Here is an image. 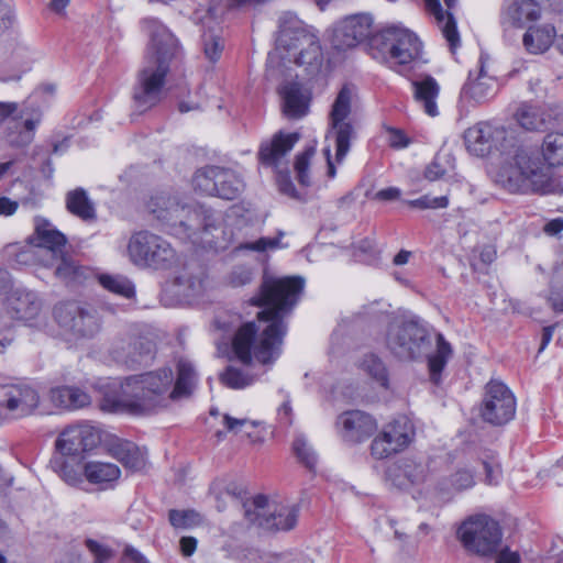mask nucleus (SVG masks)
I'll return each mask as SVG.
<instances>
[{"label":"nucleus","mask_w":563,"mask_h":563,"mask_svg":"<svg viewBox=\"0 0 563 563\" xmlns=\"http://www.w3.org/2000/svg\"><path fill=\"white\" fill-rule=\"evenodd\" d=\"M541 9L533 0H516L507 5L501 13V22L517 27L539 20Z\"/></svg>","instance_id":"nucleus-30"},{"label":"nucleus","mask_w":563,"mask_h":563,"mask_svg":"<svg viewBox=\"0 0 563 563\" xmlns=\"http://www.w3.org/2000/svg\"><path fill=\"white\" fill-rule=\"evenodd\" d=\"M495 181L514 194H563L561 180L543 162L539 148L512 141L503 150Z\"/></svg>","instance_id":"nucleus-4"},{"label":"nucleus","mask_w":563,"mask_h":563,"mask_svg":"<svg viewBox=\"0 0 563 563\" xmlns=\"http://www.w3.org/2000/svg\"><path fill=\"white\" fill-rule=\"evenodd\" d=\"M388 476L395 486L407 488L427 481L429 465L421 459L405 457L388 471Z\"/></svg>","instance_id":"nucleus-25"},{"label":"nucleus","mask_w":563,"mask_h":563,"mask_svg":"<svg viewBox=\"0 0 563 563\" xmlns=\"http://www.w3.org/2000/svg\"><path fill=\"white\" fill-rule=\"evenodd\" d=\"M38 401L37 391L30 386H0V423L7 418L18 419L31 415Z\"/></svg>","instance_id":"nucleus-21"},{"label":"nucleus","mask_w":563,"mask_h":563,"mask_svg":"<svg viewBox=\"0 0 563 563\" xmlns=\"http://www.w3.org/2000/svg\"><path fill=\"white\" fill-rule=\"evenodd\" d=\"M223 424L225 426L229 432L239 433L246 426L254 427L255 422L250 421L249 419H236L229 415H224Z\"/></svg>","instance_id":"nucleus-61"},{"label":"nucleus","mask_w":563,"mask_h":563,"mask_svg":"<svg viewBox=\"0 0 563 563\" xmlns=\"http://www.w3.org/2000/svg\"><path fill=\"white\" fill-rule=\"evenodd\" d=\"M18 209V202L8 197L0 198V216H12Z\"/></svg>","instance_id":"nucleus-64"},{"label":"nucleus","mask_w":563,"mask_h":563,"mask_svg":"<svg viewBox=\"0 0 563 563\" xmlns=\"http://www.w3.org/2000/svg\"><path fill=\"white\" fill-rule=\"evenodd\" d=\"M299 137L298 133H276L271 141L262 143L258 151L261 163L276 166L292 150Z\"/></svg>","instance_id":"nucleus-28"},{"label":"nucleus","mask_w":563,"mask_h":563,"mask_svg":"<svg viewBox=\"0 0 563 563\" xmlns=\"http://www.w3.org/2000/svg\"><path fill=\"white\" fill-rule=\"evenodd\" d=\"M540 155L550 169L563 165V132H549L543 139Z\"/></svg>","instance_id":"nucleus-37"},{"label":"nucleus","mask_w":563,"mask_h":563,"mask_svg":"<svg viewBox=\"0 0 563 563\" xmlns=\"http://www.w3.org/2000/svg\"><path fill=\"white\" fill-rule=\"evenodd\" d=\"M284 236V232L279 231L276 238H260L256 241L243 242L235 246L236 251H250L264 253L280 247V238Z\"/></svg>","instance_id":"nucleus-47"},{"label":"nucleus","mask_w":563,"mask_h":563,"mask_svg":"<svg viewBox=\"0 0 563 563\" xmlns=\"http://www.w3.org/2000/svg\"><path fill=\"white\" fill-rule=\"evenodd\" d=\"M415 101L430 117L439 115L438 98L440 95V85L435 78L430 75L419 76L411 81Z\"/></svg>","instance_id":"nucleus-27"},{"label":"nucleus","mask_w":563,"mask_h":563,"mask_svg":"<svg viewBox=\"0 0 563 563\" xmlns=\"http://www.w3.org/2000/svg\"><path fill=\"white\" fill-rule=\"evenodd\" d=\"M445 161L448 163V159H445V156H435L433 162L427 167L426 169V178L433 181L442 178L448 173V168L443 166L442 161Z\"/></svg>","instance_id":"nucleus-58"},{"label":"nucleus","mask_w":563,"mask_h":563,"mask_svg":"<svg viewBox=\"0 0 563 563\" xmlns=\"http://www.w3.org/2000/svg\"><path fill=\"white\" fill-rule=\"evenodd\" d=\"M400 189L397 187H388L377 191L376 198L384 201L396 200L400 197Z\"/></svg>","instance_id":"nucleus-63"},{"label":"nucleus","mask_w":563,"mask_h":563,"mask_svg":"<svg viewBox=\"0 0 563 563\" xmlns=\"http://www.w3.org/2000/svg\"><path fill=\"white\" fill-rule=\"evenodd\" d=\"M67 210L82 220L96 218V209L86 190L76 188L66 195Z\"/></svg>","instance_id":"nucleus-38"},{"label":"nucleus","mask_w":563,"mask_h":563,"mask_svg":"<svg viewBox=\"0 0 563 563\" xmlns=\"http://www.w3.org/2000/svg\"><path fill=\"white\" fill-rule=\"evenodd\" d=\"M51 464L66 483L76 485L79 482V475L70 466H68L62 457H54L51 461Z\"/></svg>","instance_id":"nucleus-55"},{"label":"nucleus","mask_w":563,"mask_h":563,"mask_svg":"<svg viewBox=\"0 0 563 563\" xmlns=\"http://www.w3.org/2000/svg\"><path fill=\"white\" fill-rule=\"evenodd\" d=\"M8 273L0 271V290L4 288ZM42 302L37 295L25 289H14L5 303L0 300V332L9 330L13 320L22 321L30 327H38L42 317Z\"/></svg>","instance_id":"nucleus-12"},{"label":"nucleus","mask_w":563,"mask_h":563,"mask_svg":"<svg viewBox=\"0 0 563 563\" xmlns=\"http://www.w3.org/2000/svg\"><path fill=\"white\" fill-rule=\"evenodd\" d=\"M173 287L176 295L190 299L202 292L203 280L200 276L184 272L175 278Z\"/></svg>","instance_id":"nucleus-42"},{"label":"nucleus","mask_w":563,"mask_h":563,"mask_svg":"<svg viewBox=\"0 0 563 563\" xmlns=\"http://www.w3.org/2000/svg\"><path fill=\"white\" fill-rule=\"evenodd\" d=\"M121 563H150V561L137 549L128 544L122 551Z\"/></svg>","instance_id":"nucleus-60"},{"label":"nucleus","mask_w":563,"mask_h":563,"mask_svg":"<svg viewBox=\"0 0 563 563\" xmlns=\"http://www.w3.org/2000/svg\"><path fill=\"white\" fill-rule=\"evenodd\" d=\"M380 33L369 13H356L345 16L333 29L332 45L338 51L356 47L368 41L372 46L373 37Z\"/></svg>","instance_id":"nucleus-18"},{"label":"nucleus","mask_w":563,"mask_h":563,"mask_svg":"<svg viewBox=\"0 0 563 563\" xmlns=\"http://www.w3.org/2000/svg\"><path fill=\"white\" fill-rule=\"evenodd\" d=\"M174 374L170 367L113 380L103 387L99 407L107 412L147 415L166 407L174 399Z\"/></svg>","instance_id":"nucleus-3"},{"label":"nucleus","mask_w":563,"mask_h":563,"mask_svg":"<svg viewBox=\"0 0 563 563\" xmlns=\"http://www.w3.org/2000/svg\"><path fill=\"white\" fill-rule=\"evenodd\" d=\"M374 47L383 55L387 54L391 63L407 65L419 56L421 43L409 30L389 26L373 37L372 48Z\"/></svg>","instance_id":"nucleus-16"},{"label":"nucleus","mask_w":563,"mask_h":563,"mask_svg":"<svg viewBox=\"0 0 563 563\" xmlns=\"http://www.w3.org/2000/svg\"><path fill=\"white\" fill-rule=\"evenodd\" d=\"M254 278V271L251 267L235 266L229 274V284L233 287H242L250 284Z\"/></svg>","instance_id":"nucleus-53"},{"label":"nucleus","mask_w":563,"mask_h":563,"mask_svg":"<svg viewBox=\"0 0 563 563\" xmlns=\"http://www.w3.org/2000/svg\"><path fill=\"white\" fill-rule=\"evenodd\" d=\"M303 285L301 277L264 276L260 291L251 298V303L266 309L257 313V322L242 324L232 341L233 352L241 363L249 365L254 357L266 365L279 357L286 333L283 317L298 302Z\"/></svg>","instance_id":"nucleus-1"},{"label":"nucleus","mask_w":563,"mask_h":563,"mask_svg":"<svg viewBox=\"0 0 563 563\" xmlns=\"http://www.w3.org/2000/svg\"><path fill=\"white\" fill-rule=\"evenodd\" d=\"M515 118L519 125L527 131H541L547 126L542 111L531 104L522 103L517 109Z\"/></svg>","instance_id":"nucleus-41"},{"label":"nucleus","mask_w":563,"mask_h":563,"mask_svg":"<svg viewBox=\"0 0 563 563\" xmlns=\"http://www.w3.org/2000/svg\"><path fill=\"white\" fill-rule=\"evenodd\" d=\"M278 188L282 194L294 199H299L295 185L288 176H280L278 178Z\"/></svg>","instance_id":"nucleus-62"},{"label":"nucleus","mask_w":563,"mask_h":563,"mask_svg":"<svg viewBox=\"0 0 563 563\" xmlns=\"http://www.w3.org/2000/svg\"><path fill=\"white\" fill-rule=\"evenodd\" d=\"M220 380L229 388L240 389L250 386L254 382V378L241 368L228 366L225 371L221 373Z\"/></svg>","instance_id":"nucleus-46"},{"label":"nucleus","mask_w":563,"mask_h":563,"mask_svg":"<svg viewBox=\"0 0 563 563\" xmlns=\"http://www.w3.org/2000/svg\"><path fill=\"white\" fill-rule=\"evenodd\" d=\"M479 69L474 74L470 71L467 81L464 84L461 96L465 99L481 103L489 99L496 89L495 79L488 76L484 68V62L479 59Z\"/></svg>","instance_id":"nucleus-29"},{"label":"nucleus","mask_w":563,"mask_h":563,"mask_svg":"<svg viewBox=\"0 0 563 563\" xmlns=\"http://www.w3.org/2000/svg\"><path fill=\"white\" fill-rule=\"evenodd\" d=\"M99 283L107 290L124 298H132L135 294L134 285L131 280L121 275H100Z\"/></svg>","instance_id":"nucleus-43"},{"label":"nucleus","mask_w":563,"mask_h":563,"mask_svg":"<svg viewBox=\"0 0 563 563\" xmlns=\"http://www.w3.org/2000/svg\"><path fill=\"white\" fill-rule=\"evenodd\" d=\"M155 352L156 346L153 340L134 333L115 336L108 347L109 357L130 369L150 365L155 357Z\"/></svg>","instance_id":"nucleus-15"},{"label":"nucleus","mask_w":563,"mask_h":563,"mask_svg":"<svg viewBox=\"0 0 563 563\" xmlns=\"http://www.w3.org/2000/svg\"><path fill=\"white\" fill-rule=\"evenodd\" d=\"M386 133L389 146L395 150L406 148L411 143V140L400 129L387 128Z\"/></svg>","instance_id":"nucleus-56"},{"label":"nucleus","mask_w":563,"mask_h":563,"mask_svg":"<svg viewBox=\"0 0 563 563\" xmlns=\"http://www.w3.org/2000/svg\"><path fill=\"white\" fill-rule=\"evenodd\" d=\"M484 471H485V483L488 485H496L498 484L500 477H501V470L499 464L494 461H484L483 462Z\"/></svg>","instance_id":"nucleus-59"},{"label":"nucleus","mask_w":563,"mask_h":563,"mask_svg":"<svg viewBox=\"0 0 563 563\" xmlns=\"http://www.w3.org/2000/svg\"><path fill=\"white\" fill-rule=\"evenodd\" d=\"M244 516L252 525L268 531H288L298 521L299 507L269 501L266 496L257 495L243 504Z\"/></svg>","instance_id":"nucleus-11"},{"label":"nucleus","mask_w":563,"mask_h":563,"mask_svg":"<svg viewBox=\"0 0 563 563\" xmlns=\"http://www.w3.org/2000/svg\"><path fill=\"white\" fill-rule=\"evenodd\" d=\"M52 402L63 409L76 410L90 404V396L77 387L60 386L51 389Z\"/></svg>","instance_id":"nucleus-33"},{"label":"nucleus","mask_w":563,"mask_h":563,"mask_svg":"<svg viewBox=\"0 0 563 563\" xmlns=\"http://www.w3.org/2000/svg\"><path fill=\"white\" fill-rule=\"evenodd\" d=\"M203 46L205 54L211 60L216 62L219 59L221 52L223 49V44L219 37L213 35H205L203 36Z\"/></svg>","instance_id":"nucleus-57"},{"label":"nucleus","mask_w":563,"mask_h":563,"mask_svg":"<svg viewBox=\"0 0 563 563\" xmlns=\"http://www.w3.org/2000/svg\"><path fill=\"white\" fill-rule=\"evenodd\" d=\"M24 112L19 111L16 102H1L0 101V123L10 119L8 141L11 146L24 147L32 143L34 139V130L40 122V119L24 118Z\"/></svg>","instance_id":"nucleus-23"},{"label":"nucleus","mask_w":563,"mask_h":563,"mask_svg":"<svg viewBox=\"0 0 563 563\" xmlns=\"http://www.w3.org/2000/svg\"><path fill=\"white\" fill-rule=\"evenodd\" d=\"M452 353L451 344L444 339L443 334L438 333L435 352L428 356L430 379L433 384L438 385L440 383L441 373L446 366Z\"/></svg>","instance_id":"nucleus-36"},{"label":"nucleus","mask_w":563,"mask_h":563,"mask_svg":"<svg viewBox=\"0 0 563 563\" xmlns=\"http://www.w3.org/2000/svg\"><path fill=\"white\" fill-rule=\"evenodd\" d=\"M112 455L125 467L141 470L145 464V454L131 441H117L111 446Z\"/></svg>","instance_id":"nucleus-35"},{"label":"nucleus","mask_w":563,"mask_h":563,"mask_svg":"<svg viewBox=\"0 0 563 563\" xmlns=\"http://www.w3.org/2000/svg\"><path fill=\"white\" fill-rule=\"evenodd\" d=\"M244 187L243 180L232 169L219 167L218 176L216 178V190L211 196L221 199L233 200L235 199Z\"/></svg>","instance_id":"nucleus-34"},{"label":"nucleus","mask_w":563,"mask_h":563,"mask_svg":"<svg viewBox=\"0 0 563 563\" xmlns=\"http://www.w3.org/2000/svg\"><path fill=\"white\" fill-rule=\"evenodd\" d=\"M219 166H206L198 169L192 178L195 190L211 196L216 190V178L218 176Z\"/></svg>","instance_id":"nucleus-45"},{"label":"nucleus","mask_w":563,"mask_h":563,"mask_svg":"<svg viewBox=\"0 0 563 563\" xmlns=\"http://www.w3.org/2000/svg\"><path fill=\"white\" fill-rule=\"evenodd\" d=\"M278 22L277 47L290 52L294 46L307 44L308 48L301 47L295 62L300 66L310 67L312 70L319 69L322 64V49L319 36L313 29L291 12H284Z\"/></svg>","instance_id":"nucleus-8"},{"label":"nucleus","mask_w":563,"mask_h":563,"mask_svg":"<svg viewBox=\"0 0 563 563\" xmlns=\"http://www.w3.org/2000/svg\"><path fill=\"white\" fill-rule=\"evenodd\" d=\"M517 402L512 391L499 380H489L479 407L482 420L494 427L510 422L516 416Z\"/></svg>","instance_id":"nucleus-17"},{"label":"nucleus","mask_w":563,"mask_h":563,"mask_svg":"<svg viewBox=\"0 0 563 563\" xmlns=\"http://www.w3.org/2000/svg\"><path fill=\"white\" fill-rule=\"evenodd\" d=\"M312 154H313L312 150H307L296 157L295 170L297 174V179L302 186L310 185V180H309V176H308V167H309V159L312 156Z\"/></svg>","instance_id":"nucleus-54"},{"label":"nucleus","mask_w":563,"mask_h":563,"mask_svg":"<svg viewBox=\"0 0 563 563\" xmlns=\"http://www.w3.org/2000/svg\"><path fill=\"white\" fill-rule=\"evenodd\" d=\"M84 543L88 551L93 555V563H108V561L113 556L112 549L97 540L87 538Z\"/></svg>","instance_id":"nucleus-51"},{"label":"nucleus","mask_w":563,"mask_h":563,"mask_svg":"<svg viewBox=\"0 0 563 563\" xmlns=\"http://www.w3.org/2000/svg\"><path fill=\"white\" fill-rule=\"evenodd\" d=\"M147 210L173 235L216 250H224L229 245L230 239L221 241L214 234L218 231L227 234L220 227V216L202 205L178 195L161 192L150 199Z\"/></svg>","instance_id":"nucleus-2"},{"label":"nucleus","mask_w":563,"mask_h":563,"mask_svg":"<svg viewBox=\"0 0 563 563\" xmlns=\"http://www.w3.org/2000/svg\"><path fill=\"white\" fill-rule=\"evenodd\" d=\"M84 474L91 484L114 482L120 477V468L112 463L88 462L84 466Z\"/></svg>","instance_id":"nucleus-39"},{"label":"nucleus","mask_w":563,"mask_h":563,"mask_svg":"<svg viewBox=\"0 0 563 563\" xmlns=\"http://www.w3.org/2000/svg\"><path fill=\"white\" fill-rule=\"evenodd\" d=\"M355 97V88L351 85H344L338 92L329 113L327 139L334 140L338 164L345 158L350 151L351 139L354 136V129L349 121V115Z\"/></svg>","instance_id":"nucleus-13"},{"label":"nucleus","mask_w":563,"mask_h":563,"mask_svg":"<svg viewBox=\"0 0 563 563\" xmlns=\"http://www.w3.org/2000/svg\"><path fill=\"white\" fill-rule=\"evenodd\" d=\"M292 450L299 462L302 463L307 468L313 470L316 467L318 460L317 454L302 435H299L295 439L292 443Z\"/></svg>","instance_id":"nucleus-48"},{"label":"nucleus","mask_w":563,"mask_h":563,"mask_svg":"<svg viewBox=\"0 0 563 563\" xmlns=\"http://www.w3.org/2000/svg\"><path fill=\"white\" fill-rule=\"evenodd\" d=\"M464 141L470 153L484 157L493 150L499 151L501 156L503 150L508 147L512 140L507 137V131L503 126L479 122L465 131Z\"/></svg>","instance_id":"nucleus-20"},{"label":"nucleus","mask_w":563,"mask_h":563,"mask_svg":"<svg viewBox=\"0 0 563 563\" xmlns=\"http://www.w3.org/2000/svg\"><path fill=\"white\" fill-rule=\"evenodd\" d=\"M415 427L405 416L384 426L371 444V454L376 460L387 459L405 450L413 440Z\"/></svg>","instance_id":"nucleus-19"},{"label":"nucleus","mask_w":563,"mask_h":563,"mask_svg":"<svg viewBox=\"0 0 563 563\" xmlns=\"http://www.w3.org/2000/svg\"><path fill=\"white\" fill-rule=\"evenodd\" d=\"M407 203L410 207L418 209H440L448 207L449 199L446 196L431 197L429 195H424L418 199L409 200Z\"/></svg>","instance_id":"nucleus-52"},{"label":"nucleus","mask_w":563,"mask_h":563,"mask_svg":"<svg viewBox=\"0 0 563 563\" xmlns=\"http://www.w3.org/2000/svg\"><path fill=\"white\" fill-rule=\"evenodd\" d=\"M475 484L474 475L468 470H459L448 479L439 483V489L444 493L460 492L473 487Z\"/></svg>","instance_id":"nucleus-44"},{"label":"nucleus","mask_w":563,"mask_h":563,"mask_svg":"<svg viewBox=\"0 0 563 563\" xmlns=\"http://www.w3.org/2000/svg\"><path fill=\"white\" fill-rule=\"evenodd\" d=\"M340 437L346 443L356 444L367 440L377 429L375 419L361 410H350L336 419Z\"/></svg>","instance_id":"nucleus-24"},{"label":"nucleus","mask_w":563,"mask_h":563,"mask_svg":"<svg viewBox=\"0 0 563 563\" xmlns=\"http://www.w3.org/2000/svg\"><path fill=\"white\" fill-rule=\"evenodd\" d=\"M279 93L282 97L283 113L287 119L298 120L309 111L310 93L296 81L284 84Z\"/></svg>","instance_id":"nucleus-26"},{"label":"nucleus","mask_w":563,"mask_h":563,"mask_svg":"<svg viewBox=\"0 0 563 563\" xmlns=\"http://www.w3.org/2000/svg\"><path fill=\"white\" fill-rule=\"evenodd\" d=\"M151 43L145 66L139 71L133 88V101L140 111L156 106L162 97L169 63L175 57L178 45L174 35L156 19H145Z\"/></svg>","instance_id":"nucleus-5"},{"label":"nucleus","mask_w":563,"mask_h":563,"mask_svg":"<svg viewBox=\"0 0 563 563\" xmlns=\"http://www.w3.org/2000/svg\"><path fill=\"white\" fill-rule=\"evenodd\" d=\"M128 256L135 266L155 271H167L178 264L177 252L170 243L150 231H140L131 235Z\"/></svg>","instance_id":"nucleus-10"},{"label":"nucleus","mask_w":563,"mask_h":563,"mask_svg":"<svg viewBox=\"0 0 563 563\" xmlns=\"http://www.w3.org/2000/svg\"><path fill=\"white\" fill-rule=\"evenodd\" d=\"M429 12L434 16L442 35L446 40L452 53L460 46V34L452 13L444 11L439 0H426Z\"/></svg>","instance_id":"nucleus-32"},{"label":"nucleus","mask_w":563,"mask_h":563,"mask_svg":"<svg viewBox=\"0 0 563 563\" xmlns=\"http://www.w3.org/2000/svg\"><path fill=\"white\" fill-rule=\"evenodd\" d=\"M178 375L173 383L172 395L175 398L187 396L196 385V371L194 365L187 360H180L177 365Z\"/></svg>","instance_id":"nucleus-40"},{"label":"nucleus","mask_w":563,"mask_h":563,"mask_svg":"<svg viewBox=\"0 0 563 563\" xmlns=\"http://www.w3.org/2000/svg\"><path fill=\"white\" fill-rule=\"evenodd\" d=\"M59 328L74 339H91L101 329V321L95 308L75 301L62 302L54 309Z\"/></svg>","instance_id":"nucleus-14"},{"label":"nucleus","mask_w":563,"mask_h":563,"mask_svg":"<svg viewBox=\"0 0 563 563\" xmlns=\"http://www.w3.org/2000/svg\"><path fill=\"white\" fill-rule=\"evenodd\" d=\"M385 343L395 357L415 361L428 355L432 339L427 328L418 320L394 318L387 327Z\"/></svg>","instance_id":"nucleus-9"},{"label":"nucleus","mask_w":563,"mask_h":563,"mask_svg":"<svg viewBox=\"0 0 563 563\" xmlns=\"http://www.w3.org/2000/svg\"><path fill=\"white\" fill-rule=\"evenodd\" d=\"M168 519L175 528H189L199 521V515L194 510L172 509Z\"/></svg>","instance_id":"nucleus-50"},{"label":"nucleus","mask_w":563,"mask_h":563,"mask_svg":"<svg viewBox=\"0 0 563 563\" xmlns=\"http://www.w3.org/2000/svg\"><path fill=\"white\" fill-rule=\"evenodd\" d=\"M100 442V429L84 422L67 427L57 438L55 446L63 456H76L95 449Z\"/></svg>","instance_id":"nucleus-22"},{"label":"nucleus","mask_w":563,"mask_h":563,"mask_svg":"<svg viewBox=\"0 0 563 563\" xmlns=\"http://www.w3.org/2000/svg\"><path fill=\"white\" fill-rule=\"evenodd\" d=\"M34 225L35 231L30 240L44 266H55V275L69 284H80L90 276V269L78 265L66 252V236L49 221L35 218Z\"/></svg>","instance_id":"nucleus-6"},{"label":"nucleus","mask_w":563,"mask_h":563,"mask_svg":"<svg viewBox=\"0 0 563 563\" xmlns=\"http://www.w3.org/2000/svg\"><path fill=\"white\" fill-rule=\"evenodd\" d=\"M362 368L382 386L387 384V372L384 363L374 354L366 355L362 362Z\"/></svg>","instance_id":"nucleus-49"},{"label":"nucleus","mask_w":563,"mask_h":563,"mask_svg":"<svg viewBox=\"0 0 563 563\" xmlns=\"http://www.w3.org/2000/svg\"><path fill=\"white\" fill-rule=\"evenodd\" d=\"M463 547L479 556L498 554L495 563H519L516 552L503 548V532L497 521L485 515L470 517L457 529Z\"/></svg>","instance_id":"nucleus-7"},{"label":"nucleus","mask_w":563,"mask_h":563,"mask_svg":"<svg viewBox=\"0 0 563 563\" xmlns=\"http://www.w3.org/2000/svg\"><path fill=\"white\" fill-rule=\"evenodd\" d=\"M555 27L549 23L531 25L522 36V45L529 54H543L553 44Z\"/></svg>","instance_id":"nucleus-31"}]
</instances>
